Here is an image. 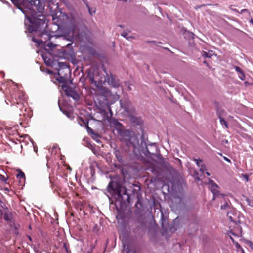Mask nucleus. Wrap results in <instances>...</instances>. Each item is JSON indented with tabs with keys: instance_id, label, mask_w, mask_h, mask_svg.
<instances>
[{
	"instance_id": "obj_42",
	"label": "nucleus",
	"mask_w": 253,
	"mask_h": 253,
	"mask_svg": "<svg viewBox=\"0 0 253 253\" xmlns=\"http://www.w3.org/2000/svg\"><path fill=\"white\" fill-rule=\"evenodd\" d=\"M64 248L65 250L67 251V253H68V247L66 243H64Z\"/></svg>"
},
{
	"instance_id": "obj_64",
	"label": "nucleus",
	"mask_w": 253,
	"mask_h": 253,
	"mask_svg": "<svg viewBox=\"0 0 253 253\" xmlns=\"http://www.w3.org/2000/svg\"><path fill=\"white\" fill-rule=\"evenodd\" d=\"M161 216L163 217V213H161Z\"/></svg>"
},
{
	"instance_id": "obj_31",
	"label": "nucleus",
	"mask_w": 253,
	"mask_h": 253,
	"mask_svg": "<svg viewBox=\"0 0 253 253\" xmlns=\"http://www.w3.org/2000/svg\"><path fill=\"white\" fill-rule=\"evenodd\" d=\"M229 207L228 204L226 202L223 205H221L220 208L221 210H226Z\"/></svg>"
},
{
	"instance_id": "obj_50",
	"label": "nucleus",
	"mask_w": 253,
	"mask_h": 253,
	"mask_svg": "<svg viewBox=\"0 0 253 253\" xmlns=\"http://www.w3.org/2000/svg\"><path fill=\"white\" fill-rule=\"evenodd\" d=\"M5 205H1V207L3 208V209H4L6 210V207H5Z\"/></svg>"
},
{
	"instance_id": "obj_40",
	"label": "nucleus",
	"mask_w": 253,
	"mask_h": 253,
	"mask_svg": "<svg viewBox=\"0 0 253 253\" xmlns=\"http://www.w3.org/2000/svg\"><path fill=\"white\" fill-rule=\"evenodd\" d=\"M242 177L246 180V181L249 180V175L247 174H242Z\"/></svg>"
},
{
	"instance_id": "obj_32",
	"label": "nucleus",
	"mask_w": 253,
	"mask_h": 253,
	"mask_svg": "<svg viewBox=\"0 0 253 253\" xmlns=\"http://www.w3.org/2000/svg\"><path fill=\"white\" fill-rule=\"evenodd\" d=\"M32 41L35 43H37L38 45H40L41 44H42V42H41L40 41V40H38L34 37L32 38Z\"/></svg>"
},
{
	"instance_id": "obj_44",
	"label": "nucleus",
	"mask_w": 253,
	"mask_h": 253,
	"mask_svg": "<svg viewBox=\"0 0 253 253\" xmlns=\"http://www.w3.org/2000/svg\"><path fill=\"white\" fill-rule=\"evenodd\" d=\"M235 246L237 248H241V246H240V245L238 243V242H236L235 243Z\"/></svg>"
},
{
	"instance_id": "obj_29",
	"label": "nucleus",
	"mask_w": 253,
	"mask_h": 253,
	"mask_svg": "<svg viewBox=\"0 0 253 253\" xmlns=\"http://www.w3.org/2000/svg\"><path fill=\"white\" fill-rule=\"evenodd\" d=\"M121 36L128 40H130V39L132 38V37L131 36H128V34L126 32H123L121 34Z\"/></svg>"
},
{
	"instance_id": "obj_2",
	"label": "nucleus",
	"mask_w": 253,
	"mask_h": 253,
	"mask_svg": "<svg viewBox=\"0 0 253 253\" xmlns=\"http://www.w3.org/2000/svg\"><path fill=\"white\" fill-rule=\"evenodd\" d=\"M107 190L108 192L113 195L121 204L126 205L130 203V195L118 180H111L107 186Z\"/></svg>"
},
{
	"instance_id": "obj_18",
	"label": "nucleus",
	"mask_w": 253,
	"mask_h": 253,
	"mask_svg": "<svg viewBox=\"0 0 253 253\" xmlns=\"http://www.w3.org/2000/svg\"><path fill=\"white\" fill-rule=\"evenodd\" d=\"M216 114L218 118H222L226 115V112L222 108L217 107H216Z\"/></svg>"
},
{
	"instance_id": "obj_52",
	"label": "nucleus",
	"mask_w": 253,
	"mask_h": 253,
	"mask_svg": "<svg viewBox=\"0 0 253 253\" xmlns=\"http://www.w3.org/2000/svg\"><path fill=\"white\" fill-rule=\"evenodd\" d=\"M240 249H241V252H242V253H245V252H244V250H243V248H240Z\"/></svg>"
},
{
	"instance_id": "obj_12",
	"label": "nucleus",
	"mask_w": 253,
	"mask_h": 253,
	"mask_svg": "<svg viewBox=\"0 0 253 253\" xmlns=\"http://www.w3.org/2000/svg\"><path fill=\"white\" fill-rule=\"evenodd\" d=\"M123 253H136V251L130 247L126 242H123Z\"/></svg>"
},
{
	"instance_id": "obj_20",
	"label": "nucleus",
	"mask_w": 253,
	"mask_h": 253,
	"mask_svg": "<svg viewBox=\"0 0 253 253\" xmlns=\"http://www.w3.org/2000/svg\"><path fill=\"white\" fill-rule=\"evenodd\" d=\"M25 94L22 92L21 94L19 95V102L18 101L17 99H16V101H17V104H19L20 103H21L22 104H23V102L25 100Z\"/></svg>"
},
{
	"instance_id": "obj_1",
	"label": "nucleus",
	"mask_w": 253,
	"mask_h": 253,
	"mask_svg": "<svg viewBox=\"0 0 253 253\" xmlns=\"http://www.w3.org/2000/svg\"><path fill=\"white\" fill-rule=\"evenodd\" d=\"M30 15L25 16V32L30 33L35 32L38 34L41 31H45L47 28L48 21L42 14V12L30 11Z\"/></svg>"
},
{
	"instance_id": "obj_24",
	"label": "nucleus",
	"mask_w": 253,
	"mask_h": 253,
	"mask_svg": "<svg viewBox=\"0 0 253 253\" xmlns=\"http://www.w3.org/2000/svg\"><path fill=\"white\" fill-rule=\"evenodd\" d=\"M202 55L204 57L211 58L212 56V54L211 53V52H207L203 51L202 53Z\"/></svg>"
},
{
	"instance_id": "obj_61",
	"label": "nucleus",
	"mask_w": 253,
	"mask_h": 253,
	"mask_svg": "<svg viewBox=\"0 0 253 253\" xmlns=\"http://www.w3.org/2000/svg\"><path fill=\"white\" fill-rule=\"evenodd\" d=\"M128 88L129 90H131L130 87H128Z\"/></svg>"
},
{
	"instance_id": "obj_39",
	"label": "nucleus",
	"mask_w": 253,
	"mask_h": 253,
	"mask_svg": "<svg viewBox=\"0 0 253 253\" xmlns=\"http://www.w3.org/2000/svg\"><path fill=\"white\" fill-rule=\"evenodd\" d=\"M0 180H2V181L6 182L7 180V178H6L4 176L2 175V174H0Z\"/></svg>"
},
{
	"instance_id": "obj_36",
	"label": "nucleus",
	"mask_w": 253,
	"mask_h": 253,
	"mask_svg": "<svg viewBox=\"0 0 253 253\" xmlns=\"http://www.w3.org/2000/svg\"><path fill=\"white\" fill-rule=\"evenodd\" d=\"M235 69L236 72L239 73V74H240L243 72L242 70L238 66H235Z\"/></svg>"
},
{
	"instance_id": "obj_38",
	"label": "nucleus",
	"mask_w": 253,
	"mask_h": 253,
	"mask_svg": "<svg viewBox=\"0 0 253 253\" xmlns=\"http://www.w3.org/2000/svg\"><path fill=\"white\" fill-rule=\"evenodd\" d=\"M89 78L90 81L92 83H93L95 82L94 79V75L93 74L89 75Z\"/></svg>"
},
{
	"instance_id": "obj_57",
	"label": "nucleus",
	"mask_w": 253,
	"mask_h": 253,
	"mask_svg": "<svg viewBox=\"0 0 253 253\" xmlns=\"http://www.w3.org/2000/svg\"><path fill=\"white\" fill-rule=\"evenodd\" d=\"M118 26H119L120 27H123V26L122 25H118Z\"/></svg>"
},
{
	"instance_id": "obj_3",
	"label": "nucleus",
	"mask_w": 253,
	"mask_h": 253,
	"mask_svg": "<svg viewBox=\"0 0 253 253\" xmlns=\"http://www.w3.org/2000/svg\"><path fill=\"white\" fill-rule=\"evenodd\" d=\"M122 141L124 142L129 150L131 148H135L138 145V138L133 131L123 129L118 133Z\"/></svg>"
},
{
	"instance_id": "obj_27",
	"label": "nucleus",
	"mask_w": 253,
	"mask_h": 253,
	"mask_svg": "<svg viewBox=\"0 0 253 253\" xmlns=\"http://www.w3.org/2000/svg\"><path fill=\"white\" fill-rule=\"evenodd\" d=\"M219 119L220 120V123L221 125H224L225 126L226 128H228V123L225 120V119L223 118V117L220 118Z\"/></svg>"
},
{
	"instance_id": "obj_5",
	"label": "nucleus",
	"mask_w": 253,
	"mask_h": 253,
	"mask_svg": "<svg viewBox=\"0 0 253 253\" xmlns=\"http://www.w3.org/2000/svg\"><path fill=\"white\" fill-rule=\"evenodd\" d=\"M140 139L141 144H139L138 139V145L135 148H131L129 151L133 152L135 154H137V153L140 155L143 154L146 157L150 158H152L153 156H156L155 153H151L149 151L143 134L141 135Z\"/></svg>"
},
{
	"instance_id": "obj_48",
	"label": "nucleus",
	"mask_w": 253,
	"mask_h": 253,
	"mask_svg": "<svg viewBox=\"0 0 253 253\" xmlns=\"http://www.w3.org/2000/svg\"><path fill=\"white\" fill-rule=\"evenodd\" d=\"M27 238H28V239L29 240V241L30 242H32V239L31 238V237L30 236H27Z\"/></svg>"
},
{
	"instance_id": "obj_19",
	"label": "nucleus",
	"mask_w": 253,
	"mask_h": 253,
	"mask_svg": "<svg viewBox=\"0 0 253 253\" xmlns=\"http://www.w3.org/2000/svg\"><path fill=\"white\" fill-rule=\"evenodd\" d=\"M82 121L84 123L85 126V128L87 131V132L89 134V135H91L92 134H93V133L94 132V131L89 126H88V121H84V120H82Z\"/></svg>"
},
{
	"instance_id": "obj_58",
	"label": "nucleus",
	"mask_w": 253,
	"mask_h": 253,
	"mask_svg": "<svg viewBox=\"0 0 253 253\" xmlns=\"http://www.w3.org/2000/svg\"><path fill=\"white\" fill-rule=\"evenodd\" d=\"M83 0V1L84 3H85V2H86V0Z\"/></svg>"
},
{
	"instance_id": "obj_4",
	"label": "nucleus",
	"mask_w": 253,
	"mask_h": 253,
	"mask_svg": "<svg viewBox=\"0 0 253 253\" xmlns=\"http://www.w3.org/2000/svg\"><path fill=\"white\" fill-rule=\"evenodd\" d=\"M22 5L24 7L23 8L22 6H19L18 8L23 12L25 16L30 15V11L39 12H42L43 10L42 3L39 0H29L23 3Z\"/></svg>"
},
{
	"instance_id": "obj_30",
	"label": "nucleus",
	"mask_w": 253,
	"mask_h": 253,
	"mask_svg": "<svg viewBox=\"0 0 253 253\" xmlns=\"http://www.w3.org/2000/svg\"><path fill=\"white\" fill-rule=\"evenodd\" d=\"M60 77L57 79V81L60 83H65V81H66V79L65 77H64L63 76H61V75H59Z\"/></svg>"
},
{
	"instance_id": "obj_22",
	"label": "nucleus",
	"mask_w": 253,
	"mask_h": 253,
	"mask_svg": "<svg viewBox=\"0 0 253 253\" xmlns=\"http://www.w3.org/2000/svg\"><path fill=\"white\" fill-rule=\"evenodd\" d=\"M42 58H43L45 64L47 66H51L52 64V60L47 57H45L44 56H42Z\"/></svg>"
},
{
	"instance_id": "obj_51",
	"label": "nucleus",
	"mask_w": 253,
	"mask_h": 253,
	"mask_svg": "<svg viewBox=\"0 0 253 253\" xmlns=\"http://www.w3.org/2000/svg\"><path fill=\"white\" fill-rule=\"evenodd\" d=\"M230 238L231 239V240L233 241V242H234V240L233 239V238L232 237V236L230 235Z\"/></svg>"
},
{
	"instance_id": "obj_11",
	"label": "nucleus",
	"mask_w": 253,
	"mask_h": 253,
	"mask_svg": "<svg viewBox=\"0 0 253 253\" xmlns=\"http://www.w3.org/2000/svg\"><path fill=\"white\" fill-rule=\"evenodd\" d=\"M110 122L111 125L114 126L118 134L124 129L123 125L120 123L117 119L112 118L111 119Z\"/></svg>"
},
{
	"instance_id": "obj_53",
	"label": "nucleus",
	"mask_w": 253,
	"mask_h": 253,
	"mask_svg": "<svg viewBox=\"0 0 253 253\" xmlns=\"http://www.w3.org/2000/svg\"><path fill=\"white\" fill-rule=\"evenodd\" d=\"M245 85L247 86L248 84H249V83L247 81H246L245 83Z\"/></svg>"
},
{
	"instance_id": "obj_8",
	"label": "nucleus",
	"mask_w": 253,
	"mask_h": 253,
	"mask_svg": "<svg viewBox=\"0 0 253 253\" xmlns=\"http://www.w3.org/2000/svg\"><path fill=\"white\" fill-rule=\"evenodd\" d=\"M38 35L41 38L40 41L42 42V45L46 43L48 41H50L52 38L55 36L49 33L47 28L45 31L39 33Z\"/></svg>"
},
{
	"instance_id": "obj_60",
	"label": "nucleus",
	"mask_w": 253,
	"mask_h": 253,
	"mask_svg": "<svg viewBox=\"0 0 253 253\" xmlns=\"http://www.w3.org/2000/svg\"><path fill=\"white\" fill-rule=\"evenodd\" d=\"M0 203H2V202L0 199Z\"/></svg>"
},
{
	"instance_id": "obj_41",
	"label": "nucleus",
	"mask_w": 253,
	"mask_h": 253,
	"mask_svg": "<svg viewBox=\"0 0 253 253\" xmlns=\"http://www.w3.org/2000/svg\"><path fill=\"white\" fill-rule=\"evenodd\" d=\"M227 235L229 236H230V235L231 236H232V235H233V236H236V235L234 232H233L231 230H230V231L228 232Z\"/></svg>"
},
{
	"instance_id": "obj_34",
	"label": "nucleus",
	"mask_w": 253,
	"mask_h": 253,
	"mask_svg": "<svg viewBox=\"0 0 253 253\" xmlns=\"http://www.w3.org/2000/svg\"><path fill=\"white\" fill-rule=\"evenodd\" d=\"M239 78L241 80H245V74L244 73V72H243L242 73L239 74Z\"/></svg>"
},
{
	"instance_id": "obj_10",
	"label": "nucleus",
	"mask_w": 253,
	"mask_h": 253,
	"mask_svg": "<svg viewBox=\"0 0 253 253\" xmlns=\"http://www.w3.org/2000/svg\"><path fill=\"white\" fill-rule=\"evenodd\" d=\"M62 89L65 91L67 96L71 97L74 99L77 100L79 99V96L77 92L73 89V88L66 85L62 86Z\"/></svg>"
},
{
	"instance_id": "obj_28",
	"label": "nucleus",
	"mask_w": 253,
	"mask_h": 253,
	"mask_svg": "<svg viewBox=\"0 0 253 253\" xmlns=\"http://www.w3.org/2000/svg\"><path fill=\"white\" fill-rule=\"evenodd\" d=\"M17 177L19 179H23V180H25V174L22 171H20L19 172L17 175Z\"/></svg>"
},
{
	"instance_id": "obj_43",
	"label": "nucleus",
	"mask_w": 253,
	"mask_h": 253,
	"mask_svg": "<svg viewBox=\"0 0 253 253\" xmlns=\"http://www.w3.org/2000/svg\"><path fill=\"white\" fill-rule=\"evenodd\" d=\"M245 12H247L248 13H249V11L247 9H244L241 10V13L243 14V13H244Z\"/></svg>"
},
{
	"instance_id": "obj_62",
	"label": "nucleus",
	"mask_w": 253,
	"mask_h": 253,
	"mask_svg": "<svg viewBox=\"0 0 253 253\" xmlns=\"http://www.w3.org/2000/svg\"><path fill=\"white\" fill-rule=\"evenodd\" d=\"M109 109H110V113H111V114H112L111 110V109H110V108Z\"/></svg>"
},
{
	"instance_id": "obj_23",
	"label": "nucleus",
	"mask_w": 253,
	"mask_h": 253,
	"mask_svg": "<svg viewBox=\"0 0 253 253\" xmlns=\"http://www.w3.org/2000/svg\"><path fill=\"white\" fill-rule=\"evenodd\" d=\"M42 45L48 47L50 50L53 49L56 46V45L53 44L52 42H48L47 44H43Z\"/></svg>"
},
{
	"instance_id": "obj_47",
	"label": "nucleus",
	"mask_w": 253,
	"mask_h": 253,
	"mask_svg": "<svg viewBox=\"0 0 253 253\" xmlns=\"http://www.w3.org/2000/svg\"><path fill=\"white\" fill-rule=\"evenodd\" d=\"M224 159L228 162H231V160L226 157H224Z\"/></svg>"
},
{
	"instance_id": "obj_21",
	"label": "nucleus",
	"mask_w": 253,
	"mask_h": 253,
	"mask_svg": "<svg viewBox=\"0 0 253 253\" xmlns=\"http://www.w3.org/2000/svg\"><path fill=\"white\" fill-rule=\"evenodd\" d=\"M91 136L94 140L96 141L97 142L99 143L100 141L99 140H98V139L100 138V136L98 133L94 132L93 134L91 135Z\"/></svg>"
},
{
	"instance_id": "obj_14",
	"label": "nucleus",
	"mask_w": 253,
	"mask_h": 253,
	"mask_svg": "<svg viewBox=\"0 0 253 253\" xmlns=\"http://www.w3.org/2000/svg\"><path fill=\"white\" fill-rule=\"evenodd\" d=\"M121 108H124L126 111L129 112L130 110V107L131 106V103L129 100L123 102L122 100H120Z\"/></svg>"
},
{
	"instance_id": "obj_37",
	"label": "nucleus",
	"mask_w": 253,
	"mask_h": 253,
	"mask_svg": "<svg viewBox=\"0 0 253 253\" xmlns=\"http://www.w3.org/2000/svg\"><path fill=\"white\" fill-rule=\"evenodd\" d=\"M246 243L253 250V243L250 241H247Z\"/></svg>"
},
{
	"instance_id": "obj_63",
	"label": "nucleus",
	"mask_w": 253,
	"mask_h": 253,
	"mask_svg": "<svg viewBox=\"0 0 253 253\" xmlns=\"http://www.w3.org/2000/svg\"><path fill=\"white\" fill-rule=\"evenodd\" d=\"M71 44H68L67 46H70Z\"/></svg>"
},
{
	"instance_id": "obj_59",
	"label": "nucleus",
	"mask_w": 253,
	"mask_h": 253,
	"mask_svg": "<svg viewBox=\"0 0 253 253\" xmlns=\"http://www.w3.org/2000/svg\"><path fill=\"white\" fill-rule=\"evenodd\" d=\"M70 52H72V53H73V50H72V49H71V50H70Z\"/></svg>"
},
{
	"instance_id": "obj_35",
	"label": "nucleus",
	"mask_w": 253,
	"mask_h": 253,
	"mask_svg": "<svg viewBox=\"0 0 253 253\" xmlns=\"http://www.w3.org/2000/svg\"><path fill=\"white\" fill-rule=\"evenodd\" d=\"M200 167H201L200 169V171L202 172H204L205 170H206V166L205 165H201Z\"/></svg>"
},
{
	"instance_id": "obj_55",
	"label": "nucleus",
	"mask_w": 253,
	"mask_h": 253,
	"mask_svg": "<svg viewBox=\"0 0 253 253\" xmlns=\"http://www.w3.org/2000/svg\"><path fill=\"white\" fill-rule=\"evenodd\" d=\"M148 43H151V42H154V41H148L147 42Z\"/></svg>"
},
{
	"instance_id": "obj_17",
	"label": "nucleus",
	"mask_w": 253,
	"mask_h": 253,
	"mask_svg": "<svg viewBox=\"0 0 253 253\" xmlns=\"http://www.w3.org/2000/svg\"><path fill=\"white\" fill-rule=\"evenodd\" d=\"M131 122L135 125L141 126L143 124L142 120L140 117H133L131 119Z\"/></svg>"
},
{
	"instance_id": "obj_9",
	"label": "nucleus",
	"mask_w": 253,
	"mask_h": 253,
	"mask_svg": "<svg viewBox=\"0 0 253 253\" xmlns=\"http://www.w3.org/2000/svg\"><path fill=\"white\" fill-rule=\"evenodd\" d=\"M113 153L118 161L123 164L124 162L123 158L126 155V151L123 148L115 147L113 148Z\"/></svg>"
},
{
	"instance_id": "obj_56",
	"label": "nucleus",
	"mask_w": 253,
	"mask_h": 253,
	"mask_svg": "<svg viewBox=\"0 0 253 253\" xmlns=\"http://www.w3.org/2000/svg\"><path fill=\"white\" fill-rule=\"evenodd\" d=\"M206 174L208 176L210 175V173L208 172H206Z\"/></svg>"
},
{
	"instance_id": "obj_25",
	"label": "nucleus",
	"mask_w": 253,
	"mask_h": 253,
	"mask_svg": "<svg viewBox=\"0 0 253 253\" xmlns=\"http://www.w3.org/2000/svg\"><path fill=\"white\" fill-rule=\"evenodd\" d=\"M84 4L86 5V6L88 10V12H89V14L91 15H93V14L95 13V10L93 9L92 8L90 7L89 5L87 3H86V2L84 3Z\"/></svg>"
},
{
	"instance_id": "obj_15",
	"label": "nucleus",
	"mask_w": 253,
	"mask_h": 253,
	"mask_svg": "<svg viewBox=\"0 0 253 253\" xmlns=\"http://www.w3.org/2000/svg\"><path fill=\"white\" fill-rule=\"evenodd\" d=\"M137 223H138V227L142 231H144L147 228L146 221L143 218H139L137 220Z\"/></svg>"
},
{
	"instance_id": "obj_16",
	"label": "nucleus",
	"mask_w": 253,
	"mask_h": 253,
	"mask_svg": "<svg viewBox=\"0 0 253 253\" xmlns=\"http://www.w3.org/2000/svg\"><path fill=\"white\" fill-rule=\"evenodd\" d=\"M3 214L4 220L8 222H11L12 219V214L9 211L7 208H6V211Z\"/></svg>"
},
{
	"instance_id": "obj_7",
	"label": "nucleus",
	"mask_w": 253,
	"mask_h": 253,
	"mask_svg": "<svg viewBox=\"0 0 253 253\" xmlns=\"http://www.w3.org/2000/svg\"><path fill=\"white\" fill-rule=\"evenodd\" d=\"M208 185L210 191L212 193L213 195V198L212 199L213 201L215 200L216 198L220 195H221L222 196H224V194H221L220 193L219 191L218 190V185L216 183H215L213 180H209Z\"/></svg>"
},
{
	"instance_id": "obj_46",
	"label": "nucleus",
	"mask_w": 253,
	"mask_h": 253,
	"mask_svg": "<svg viewBox=\"0 0 253 253\" xmlns=\"http://www.w3.org/2000/svg\"><path fill=\"white\" fill-rule=\"evenodd\" d=\"M3 214V211L1 209H0V219H1L2 215Z\"/></svg>"
},
{
	"instance_id": "obj_33",
	"label": "nucleus",
	"mask_w": 253,
	"mask_h": 253,
	"mask_svg": "<svg viewBox=\"0 0 253 253\" xmlns=\"http://www.w3.org/2000/svg\"><path fill=\"white\" fill-rule=\"evenodd\" d=\"M194 161L196 163L197 165L198 166V167H200L201 165H200L201 163H202V160L200 159H194Z\"/></svg>"
},
{
	"instance_id": "obj_45",
	"label": "nucleus",
	"mask_w": 253,
	"mask_h": 253,
	"mask_svg": "<svg viewBox=\"0 0 253 253\" xmlns=\"http://www.w3.org/2000/svg\"><path fill=\"white\" fill-rule=\"evenodd\" d=\"M189 35L191 37L192 39H194V34L193 33H189Z\"/></svg>"
},
{
	"instance_id": "obj_54",
	"label": "nucleus",
	"mask_w": 253,
	"mask_h": 253,
	"mask_svg": "<svg viewBox=\"0 0 253 253\" xmlns=\"http://www.w3.org/2000/svg\"><path fill=\"white\" fill-rule=\"evenodd\" d=\"M137 227H136V228L134 230V232H136L138 231V230H137Z\"/></svg>"
},
{
	"instance_id": "obj_13",
	"label": "nucleus",
	"mask_w": 253,
	"mask_h": 253,
	"mask_svg": "<svg viewBox=\"0 0 253 253\" xmlns=\"http://www.w3.org/2000/svg\"><path fill=\"white\" fill-rule=\"evenodd\" d=\"M58 65L59 69L58 71V74L61 75L62 71H65L66 73L70 72V69L68 68L67 64L65 62H59Z\"/></svg>"
},
{
	"instance_id": "obj_49",
	"label": "nucleus",
	"mask_w": 253,
	"mask_h": 253,
	"mask_svg": "<svg viewBox=\"0 0 253 253\" xmlns=\"http://www.w3.org/2000/svg\"><path fill=\"white\" fill-rule=\"evenodd\" d=\"M250 22L253 25V20L251 19L250 21Z\"/></svg>"
},
{
	"instance_id": "obj_26",
	"label": "nucleus",
	"mask_w": 253,
	"mask_h": 253,
	"mask_svg": "<svg viewBox=\"0 0 253 253\" xmlns=\"http://www.w3.org/2000/svg\"><path fill=\"white\" fill-rule=\"evenodd\" d=\"M60 110L64 114L66 115V116L67 117H68V118H71V113L70 112H69V111H66V110H64V109H63L61 107H60Z\"/></svg>"
},
{
	"instance_id": "obj_6",
	"label": "nucleus",
	"mask_w": 253,
	"mask_h": 253,
	"mask_svg": "<svg viewBox=\"0 0 253 253\" xmlns=\"http://www.w3.org/2000/svg\"><path fill=\"white\" fill-rule=\"evenodd\" d=\"M106 76L104 77V83H107L109 85L113 87L117 88L120 86V82L119 79H116L114 75L111 72L108 73L106 69H103Z\"/></svg>"
}]
</instances>
